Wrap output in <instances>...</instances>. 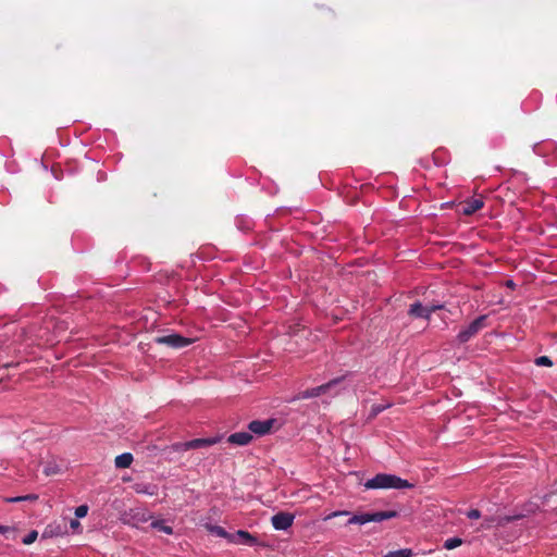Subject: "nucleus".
<instances>
[{
  "label": "nucleus",
  "mask_w": 557,
  "mask_h": 557,
  "mask_svg": "<svg viewBox=\"0 0 557 557\" xmlns=\"http://www.w3.org/2000/svg\"><path fill=\"white\" fill-rule=\"evenodd\" d=\"M216 443L215 438H196L184 443H177L174 445V449L180 451H186L189 449H197L206 446H210Z\"/></svg>",
  "instance_id": "423d86ee"
},
{
  "label": "nucleus",
  "mask_w": 557,
  "mask_h": 557,
  "mask_svg": "<svg viewBox=\"0 0 557 557\" xmlns=\"http://www.w3.org/2000/svg\"><path fill=\"white\" fill-rule=\"evenodd\" d=\"M37 498H38L37 495L29 494V495H25V496L14 497V498H11L9 500L10 502H22V500H36Z\"/></svg>",
  "instance_id": "4be33fe9"
},
{
  "label": "nucleus",
  "mask_w": 557,
  "mask_h": 557,
  "mask_svg": "<svg viewBox=\"0 0 557 557\" xmlns=\"http://www.w3.org/2000/svg\"><path fill=\"white\" fill-rule=\"evenodd\" d=\"M462 544V540L460 537H449L444 542V548L450 550L455 549Z\"/></svg>",
  "instance_id": "dca6fc26"
},
{
  "label": "nucleus",
  "mask_w": 557,
  "mask_h": 557,
  "mask_svg": "<svg viewBox=\"0 0 557 557\" xmlns=\"http://www.w3.org/2000/svg\"><path fill=\"white\" fill-rule=\"evenodd\" d=\"M466 515L469 519H479L481 517V512L478 509H471Z\"/></svg>",
  "instance_id": "393cba45"
},
{
  "label": "nucleus",
  "mask_w": 557,
  "mask_h": 557,
  "mask_svg": "<svg viewBox=\"0 0 557 557\" xmlns=\"http://www.w3.org/2000/svg\"><path fill=\"white\" fill-rule=\"evenodd\" d=\"M13 533H14L13 528L0 524V534H3L9 539L10 534H13Z\"/></svg>",
  "instance_id": "b1692460"
},
{
  "label": "nucleus",
  "mask_w": 557,
  "mask_h": 557,
  "mask_svg": "<svg viewBox=\"0 0 557 557\" xmlns=\"http://www.w3.org/2000/svg\"><path fill=\"white\" fill-rule=\"evenodd\" d=\"M443 305H431L426 306L429 319L431 318V314L440 309H443Z\"/></svg>",
  "instance_id": "a878e982"
},
{
  "label": "nucleus",
  "mask_w": 557,
  "mask_h": 557,
  "mask_svg": "<svg viewBox=\"0 0 557 557\" xmlns=\"http://www.w3.org/2000/svg\"><path fill=\"white\" fill-rule=\"evenodd\" d=\"M209 531L213 534H215L219 537L227 539L230 541V536L232 533H228L224 528L220 525H209Z\"/></svg>",
  "instance_id": "2eb2a0df"
},
{
  "label": "nucleus",
  "mask_w": 557,
  "mask_h": 557,
  "mask_svg": "<svg viewBox=\"0 0 557 557\" xmlns=\"http://www.w3.org/2000/svg\"><path fill=\"white\" fill-rule=\"evenodd\" d=\"M495 521L496 519L494 517L484 518L483 522L481 523V529H490Z\"/></svg>",
  "instance_id": "5701e85b"
},
{
  "label": "nucleus",
  "mask_w": 557,
  "mask_h": 557,
  "mask_svg": "<svg viewBox=\"0 0 557 557\" xmlns=\"http://www.w3.org/2000/svg\"><path fill=\"white\" fill-rule=\"evenodd\" d=\"M154 343L159 345H165L174 349H178L190 345L193 343V339L184 337L176 333H172L169 335L157 336L154 338Z\"/></svg>",
  "instance_id": "20e7f679"
},
{
  "label": "nucleus",
  "mask_w": 557,
  "mask_h": 557,
  "mask_svg": "<svg viewBox=\"0 0 557 557\" xmlns=\"http://www.w3.org/2000/svg\"><path fill=\"white\" fill-rule=\"evenodd\" d=\"M61 471V467L54 462H49L48 465L45 466L44 468V473L46 475H53V474H57Z\"/></svg>",
  "instance_id": "a211bd4d"
},
{
  "label": "nucleus",
  "mask_w": 557,
  "mask_h": 557,
  "mask_svg": "<svg viewBox=\"0 0 557 557\" xmlns=\"http://www.w3.org/2000/svg\"><path fill=\"white\" fill-rule=\"evenodd\" d=\"M38 537V532L37 531H30L24 539H23V544L25 545H30L33 544Z\"/></svg>",
  "instance_id": "aec40b11"
},
{
  "label": "nucleus",
  "mask_w": 557,
  "mask_h": 557,
  "mask_svg": "<svg viewBox=\"0 0 557 557\" xmlns=\"http://www.w3.org/2000/svg\"><path fill=\"white\" fill-rule=\"evenodd\" d=\"M398 512L395 510L364 512L354 515L349 520V524H366L368 522H382L387 519L396 518Z\"/></svg>",
  "instance_id": "f03ea898"
},
{
  "label": "nucleus",
  "mask_w": 557,
  "mask_h": 557,
  "mask_svg": "<svg viewBox=\"0 0 557 557\" xmlns=\"http://www.w3.org/2000/svg\"><path fill=\"white\" fill-rule=\"evenodd\" d=\"M485 320L486 315H480L466 329L461 330L457 335L459 343L465 344L474 337L485 326Z\"/></svg>",
  "instance_id": "7ed1b4c3"
},
{
  "label": "nucleus",
  "mask_w": 557,
  "mask_h": 557,
  "mask_svg": "<svg viewBox=\"0 0 557 557\" xmlns=\"http://www.w3.org/2000/svg\"><path fill=\"white\" fill-rule=\"evenodd\" d=\"M79 525V522L77 520H71V527L77 528Z\"/></svg>",
  "instance_id": "c756f323"
},
{
  "label": "nucleus",
  "mask_w": 557,
  "mask_h": 557,
  "mask_svg": "<svg viewBox=\"0 0 557 557\" xmlns=\"http://www.w3.org/2000/svg\"><path fill=\"white\" fill-rule=\"evenodd\" d=\"M342 381H343V377H336V379L331 380L326 384H322V385H320L318 387L309 388V389L299 392L295 396V399L302 400V399L318 397V396H320L322 394L327 393L333 386L337 385Z\"/></svg>",
  "instance_id": "39448f33"
},
{
  "label": "nucleus",
  "mask_w": 557,
  "mask_h": 557,
  "mask_svg": "<svg viewBox=\"0 0 557 557\" xmlns=\"http://www.w3.org/2000/svg\"><path fill=\"white\" fill-rule=\"evenodd\" d=\"M534 363L539 367H552L554 364L552 359L547 356L537 357Z\"/></svg>",
  "instance_id": "6ab92c4d"
},
{
  "label": "nucleus",
  "mask_w": 557,
  "mask_h": 557,
  "mask_svg": "<svg viewBox=\"0 0 557 557\" xmlns=\"http://www.w3.org/2000/svg\"><path fill=\"white\" fill-rule=\"evenodd\" d=\"M348 512L347 511H335L333 513H331L327 519L332 518V517H335V516H338V515H347Z\"/></svg>",
  "instance_id": "c85d7f7f"
},
{
  "label": "nucleus",
  "mask_w": 557,
  "mask_h": 557,
  "mask_svg": "<svg viewBox=\"0 0 557 557\" xmlns=\"http://www.w3.org/2000/svg\"><path fill=\"white\" fill-rule=\"evenodd\" d=\"M412 550L409 548H404L399 550L388 552L384 557H411Z\"/></svg>",
  "instance_id": "f3484780"
},
{
  "label": "nucleus",
  "mask_w": 557,
  "mask_h": 557,
  "mask_svg": "<svg viewBox=\"0 0 557 557\" xmlns=\"http://www.w3.org/2000/svg\"><path fill=\"white\" fill-rule=\"evenodd\" d=\"M150 527L152 529H156L160 532H163L165 534H172L173 533V528L165 524L164 520H153L151 523H150Z\"/></svg>",
  "instance_id": "4468645a"
},
{
  "label": "nucleus",
  "mask_w": 557,
  "mask_h": 557,
  "mask_svg": "<svg viewBox=\"0 0 557 557\" xmlns=\"http://www.w3.org/2000/svg\"><path fill=\"white\" fill-rule=\"evenodd\" d=\"M484 206L482 198H470L460 205V212L465 215H472Z\"/></svg>",
  "instance_id": "9d476101"
},
{
  "label": "nucleus",
  "mask_w": 557,
  "mask_h": 557,
  "mask_svg": "<svg viewBox=\"0 0 557 557\" xmlns=\"http://www.w3.org/2000/svg\"><path fill=\"white\" fill-rule=\"evenodd\" d=\"M507 285H508L509 287H512V286H513L512 281H508V282H507Z\"/></svg>",
  "instance_id": "7c9ffc66"
},
{
  "label": "nucleus",
  "mask_w": 557,
  "mask_h": 557,
  "mask_svg": "<svg viewBox=\"0 0 557 557\" xmlns=\"http://www.w3.org/2000/svg\"><path fill=\"white\" fill-rule=\"evenodd\" d=\"M134 458L131 453H124L115 457L114 463L119 469L129 468Z\"/></svg>",
  "instance_id": "ddd939ff"
},
{
  "label": "nucleus",
  "mask_w": 557,
  "mask_h": 557,
  "mask_svg": "<svg viewBox=\"0 0 557 557\" xmlns=\"http://www.w3.org/2000/svg\"><path fill=\"white\" fill-rule=\"evenodd\" d=\"M230 542L234 544H244L248 546H253L258 544L257 537L244 530H238L235 533H232V535L230 536Z\"/></svg>",
  "instance_id": "6e6552de"
},
{
  "label": "nucleus",
  "mask_w": 557,
  "mask_h": 557,
  "mask_svg": "<svg viewBox=\"0 0 557 557\" xmlns=\"http://www.w3.org/2000/svg\"><path fill=\"white\" fill-rule=\"evenodd\" d=\"M364 487L367 490H376V488H396V490H403V488H412L413 484L410 483L407 480H404L395 474H388V473H377L372 479L368 480L364 483Z\"/></svg>",
  "instance_id": "f257e3e1"
},
{
  "label": "nucleus",
  "mask_w": 557,
  "mask_h": 557,
  "mask_svg": "<svg viewBox=\"0 0 557 557\" xmlns=\"http://www.w3.org/2000/svg\"><path fill=\"white\" fill-rule=\"evenodd\" d=\"M294 519L295 516L293 513L281 511L274 515L271 521L275 530H287L293 525Z\"/></svg>",
  "instance_id": "0eeeda50"
},
{
  "label": "nucleus",
  "mask_w": 557,
  "mask_h": 557,
  "mask_svg": "<svg viewBox=\"0 0 557 557\" xmlns=\"http://www.w3.org/2000/svg\"><path fill=\"white\" fill-rule=\"evenodd\" d=\"M274 420H253L248 424V429L250 432L257 434V435H265L268 434L272 426H273Z\"/></svg>",
  "instance_id": "1a4fd4ad"
},
{
  "label": "nucleus",
  "mask_w": 557,
  "mask_h": 557,
  "mask_svg": "<svg viewBox=\"0 0 557 557\" xmlns=\"http://www.w3.org/2000/svg\"><path fill=\"white\" fill-rule=\"evenodd\" d=\"M88 512V507L86 505H81L75 509V516L77 518H84Z\"/></svg>",
  "instance_id": "412c9836"
},
{
  "label": "nucleus",
  "mask_w": 557,
  "mask_h": 557,
  "mask_svg": "<svg viewBox=\"0 0 557 557\" xmlns=\"http://www.w3.org/2000/svg\"><path fill=\"white\" fill-rule=\"evenodd\" d=\"M252 435L250 432H236L228 436V442L235 445L244 446L251 442Z\"/></svg>",
  "instance_id": "9b49d317"
},
{
  "label": "nucleus",
  "mask_w": 557,
  "mask_h": 557,
  "mask_svg": "<svg viewBox=\"0 0 557 557\" xmlns=\"http://www.w3.org/2000/svg\"><path fill=\"white\" fill-rule=\"evenodd\" d=\"M557 495V490L544 496V503H548L550 498Z\"/></svg>",
  "instance_id": "cd10ccee"
},
{
  "label": "nucleus",
  "mask_w": 557,
  "mask_h": 557,
  "mask_svg": "<svg viewBox=\"0 0 557 557\" xmlns=\"http://www.w3.org/2000/svg\"><path fill=\"white\" fill-rule=\"evenodd\" d=\"M516 519V517H504V518H500L499 521H498V524H505L511 520Z\"/></svg>",
  "instance_id": "bb28decb"
},
{
  "label": "nucleus",
  "mask_w": 557,
  "mask_h": 557,
  "mask_svg": "<svg viewBox=\"0 0 557 557\" xmlns=\"http://www.w3.org/2000/svg\"><path fill=\"white\" fill-rule=\"evenodd\" d=\"M408 314L413 318H423L425 320H430L426 306H423L420 301H416L410 305Z\"/></svg>",
  "instance_id": "f8f14e48"
}]
</instances>
